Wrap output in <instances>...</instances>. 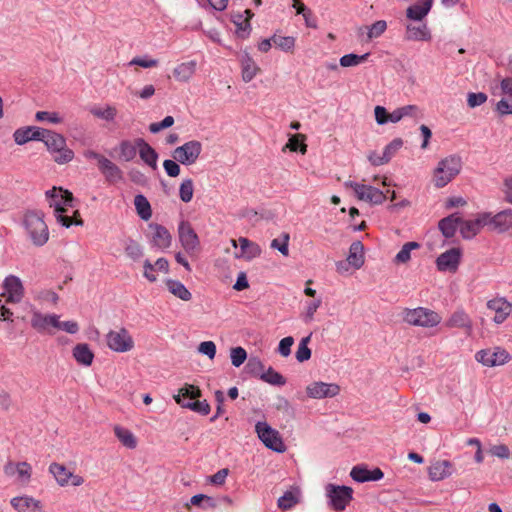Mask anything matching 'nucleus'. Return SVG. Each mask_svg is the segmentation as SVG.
I'll return each mask as SVG.
<instances>
[{"label":"nucleus","mask_w":512,"mask_h":512,"mask_svg":"<svg viewBox=\"0 0 512 512\" xmlns=\"http://www.w3.org/2000/svg\"><path fill=\"white\" fill-rule=\"evenodd\" d=\"M182 407L190 409V410L197 412L201 415H208L210 413V405L206 400L187 401L186 404H182Z\"/></svg>","instance_id":"52"},{"label":"nucleus","mask_w":512,"mask_h":512,"mask_svg":"<svg viewBox=\"0 0 512 512\" xmlns=\"http://www.w3.org/2000/svg\"><path fill=\"white\" fill-rule=\"evenodd\" d=\"M197 69V62L190 60L178 64L173 69V76L179 82H188L192 79Z\"/></svg>","instance_id":"29"},{"label":"nucleus","mask_w":512,"mask_h":512,"mask_svg":"<svg viewBox=\"0 0 512 512\" xmlns=\"http://www.w3.org/2000/svg\"><path fill=\"white\" fill-rule=\"evenodd\" d=\"M114 434L123 446L128 449H135L137 446V439L135 435L127 428L116 425L114 427Z\"/></svg>","instance_id":"38"},{"label":"nucleus","mask_w":512,"mask_h":512,"mask_svg":"<svg viewBox=\"0 0 512 512\" xmlns=\"http://www.w3.org/2000/svg\"><path fill=\"white\" fill-rule=\"evenodd\" d=\"M149 228L152 230V244L153 246L165 250L171 246L172 236L168 229L160 224H150Z\"/></svg>","instance_id":"24"},{"label":"nucleus","mask_w":512,"mask_h":512,"mask_svg":"<svg viewBox=\"0 0 512 512\" xmlns=\"http://www.w3.org/2000/svg\"><path fill=\"white\" fill-rule=\"evenodd\" d=\"M322 305L321 297L315 298L306 303L305 309L303 312V320L308 323L314 319V315L318 308Z\"/></svg>","instance_id":"51"},{"label":"nucleus","mask_w":512,"mask_h":512,"mask_svg":"<svg viewBox=\"0 0 512 512\" xmlns=\"http://www.w3.org/2000/svg\"><path fill=\"white\" fill-rule=\"evenodd\" d=\"M137 149H138V147H137L136 142L132 143L128 140H124L119 144L120 157L124 161L129 162L135 158V156L137 154Z\"/></svg>","instance_id":"45"},{"label":"nucleus","mask_w":512,"mask_h":512,"mask_svg":"<svg viewBox=\"0 0 512 512\" xmlns=\"http://www.w3.org/2000/svg\"><path fill=\"white\" fill-rule=\"evenodd\" d=\"M134 205H135L137 214L139 215V217L142 220L147 221L151 218V216H152L151 205L144 195H142V194L136 195L134 198Z\"/></svg>","instance_id":"41"},{"label":"nucleus","mask_w":512,"mask_h":512,"mask_svg":"<svg viewBox=\"0 0 512 512\" xmlns=\"http://www.w3.org/2000/svg\"><path fill=\"white\" fill-rule=\"evenodd\" d=\"M255 431L262 443L275 452H284L285 445L281 439L279 432L273 429L267 422H257Z\"/></svg>","instance_id":"8"},{"label":"nucleus","mask_w":512,"mask_h":512,"mask_svg":"<svg viewBox=\"0 0 512 512\" xmlns=\"http://www.w3.org/2000/svg\"><path fill=\"white\" fill-rule=\"evenodd\" d=\"M405 38L409 41H429L431 33L426 24H408L406 26Z\"/></svg>","instance_id":"31"},{"label":"nucleus","mask_w":512,"mask_h":512,"mask_svg":"<svg viewBox=\"0 0 512 512\" xmlns=\"http://www.w3.org/2000/svg\"><path fill=\"white\" fill-rule=\"evenodd\" d=\"M230 359L234 367H240L247 359V352L242 347H234L230 350Z\"/></svg>","instance_id":"57"},{"label":"nucleus","mask_w":512,"mask_h":512,"mask_svg":"<svg viewBox=\"0 0 512 512\" xmlns=\"http://www.w3.org/2000/svg\"><path fill=\"white\" fill-rule=\"evenodd\" d=\"M351 478L359 483L369 481V470L362 466H354L350 472Z\"/></svg>","instance_id":"61"},{"label":"nucleus","mask_w":512,"mask_h":512,"mask_svg":"<svg viewBox=\"0 0 512 512\" xmlns=\"http://www.w3.org/2000/svg\"><path fill=\"white\" fill-rule=\"evenodd\" d=\"M310 340L311 334L301 339L295 354L297 361L305 362L311 358V350L308 347Z\"/></svg>","instance_id":"48"},{"label":"nucleus","mask_w":512,"mask_h":512,"mask_svg":"<svg viewBox=\"0 0 512 512\" xmlns=\"http://www.w3.org/2000/svg\"><path fill=\"white\" fill-rule=\"evenodd\" d=\"M344 187L352 189L358 200L368 202L372 205L382 204L387 198L383 191L371 185L348 180L344 182Z\"/></svg>","instance_id":"7"},{"label":"nucleus","mask_w":512,"mask_h":512,"mask_svg":"<svg viewBox=\"0 0 512 512\" xmlns=\"http://www.w3.org/2000/svg\"><path fill=\"white\" fill-rule=\"evenodd\" d=\"M124 250L127 257L133 261H138L143 256V249L141 245L133 239H127L125 241Z\"/></svg>","instance_id":"44"},{"label":"nucleus","mask_w":512,"mask_h":512,"mask_svg":"<svg viewBox=\"0 0 512 512\" xmlns=\"http://www.w3.org/2000/svg\"><path fill=\"white\" fill-rule=\"evenodd\" d=\"M191 506H197L202 509H214L217 506L213 497L205 494H196L190 498V502L185 504V508L190 509Z\"/></svg>","instance_id":"40"},{"label":"nucleus","mask_w":512,"mask_h":512,"mask_svg":"<svg viewBox=\"0 0 512 512\" xmlns=\"http://www.w3.org/2000/svg\"><path fill=\"white\" fill-rule=\"evenodd\" d=\"M107 347L116 353H127L134 349L135 342L125 327H117L105 335Z\"/></svg>","instance_id":"6"},{"label":"nucleus","mask_w":512,"mask_h":512,"mask_svg":"<svg viewBox=\"0 0 512 512\" xmlns=\"http://www.w3.org/2000/svg\"><path fill=\"white\" fill-rule=\"evenodd\" d=\"M201 152V142L198 140H191L175 148L172 152V157L180 164L189 166L196 163Z\"/></svg>","instance_id":"9"},{"label":"nucleus","mask_w":512,"mask_h":512,"mask_svg":"<svg viewBox=\"0 0 512 512\" xmlns=\"http://www.w3.org/2000/svg\"><path fill=\"white\" fill-rule=\"evenodd\" d=\"M487 217L486 224L498 232H505L512 228V209L503 210L495 215L484 213Z\"/></svg>","instance_id":"18"},{"label":"nucleus","mask_w":512,"mask_h":512,"mask_svg":"<svg viewBox=\"0 0 512 512\" xmlns=\"http://www.w3.org/2000/svg\"><path fill=\"white\" fill-rule=\"evenodd\" d=\"M487 217L484 213L478 214L474 220H462L459 225L460 234L464 239L475 237L486 224Z\"/></svg>","instance_id":"21"},{"label":"nucleus","mask_w":512,"mask_h":512,"mask_svg":"<svg viewBox=\"0 0 512 512\" xmlns=\"http://www.w3.org/2000/svg\"><path fill=\"white\" fill-rule=\"evenodd\" d=\"M420 248V244L415 241L405 243L401 250L395 255L393 262L395 264H406L411 259L412 250Z\"/></svg>","instance_id":"42"},{"label":"nucleus","mask_w":512,"mask_h":512,"mask_svg":"<svg viewBox=\"0 0 512 512\" xmlns=\"http://www.w3.org/2000/svg\"><path fill=\"white\" fill-rule=\"evenodd\" d=\"M272 41L276 47L285 52L293 51L295 47V38L292 36L273 35Z\"/></svg>","instance_id":"49"},{"label":"nucleus","mask_w":512,"mask_h":512,"mask_svg":"<svg viewBox=\"0 0 512 512\" xmlns=\"http://www.w3.org/2000/svg\"><path fill=\"white\" fill-rule=\"evenodd\" d=\"M294 344V338L287 336L280 340L278 345V353L283 357H288L291 354V347Z\"/></svg>","instance_id":"64"},{"label":"nucleus","mask_w":512,"mask_h":512,"mask_svg":"<svg viewBox=\"0 0 512 512\" xmlns=\"http://www.w3.org/2000/svg\"><path fill=\"white\" fill-rule=\"evenodd\" d=\"M35 118L37 121H48L54 124L62 122V118L56 112L38 111Z\"/></svg>","instance_id":"63"},{"label":"nucleus","mask_w":512,"mask_h":512,"mask_svg":"<svg viewBox=\"0 0 512 512\" xmlns=\"http://www.w3.org/2000/svg\"><path fill=\"white\" fill-rule=\"evenodd\" d=\"M402 146L403 140L401 138H395L384 148L382 159H384V161H390Z\"/></svg>","instance_id":"53"},{"label":"nucleus","mask_w":512,"mask_h":512,"mask_svg":"<svg viewBox=\"0 0 512 512\" xmlns=\"http://www.w3.org/2000/svg\"><path fill=\"white\" fill-rule=\"evenodd\" d=\"M59 318V315L56 314L45 315L39 311H34L31 317V326L38 333L52 334L50 328H55Z\"/></svg>","instance_id":"19"},{"label":"nucleus","mask_w":512,"mask_h":512,"mask_svg":"<svg viewBox=\"0 0 512 512\" xmlns=\"http://www.w3.org/2000/svg\"><path fill=\"white\" fill-rule=\"evenodd\" d=\"M49 472L53 475L56 483L60 487L81 486L84 478L78 474H74L64 464L53 462L49 465Z\"/></svg>","instance_id":"12"},{"label":"nucleus","mask_w":512,"mask_h":512,"mask_svg":"<svg viewBox=\"0 0 512 512\" xmlns=\"http://www.w3.org/2000/svg\"><path fill=\"white\" fill-rule=\"evenodd\" d=\"M487 308L495 313L493 321L496 324L503 323L512 313V304L502 297L489 300Z\"/></svg>","instance_id":"20"},{"label":"nucleus","mask_w":512,"mask_h":512,"mask_svg":"<svg viewBox=\"0 0 512 512\" xmlns=\"http://www.w3.org/2000/svg\"><path fill=\"white\" fill-rule=\"evenodd\" d=\"M352 488L348 486H338L328 484L326 486V495L330 500L331 507L336 511H343L352 500Z\"/></svg>","instance_id":"11"},{"label":"nucleus","mask_w":512,"mask_h":512,"mask_svg":"<svg viewBox=\"0 0 512 512\" xmlns=\"http://www.w3.org/2000/svg\"><path fill=\"white\" fill-rule=\"evenodd\" d=\"M487 98V95L483 92H471L467 95V104L470 108H475L484 104L487 101Z\"/></svg>","instance_id":"62"},{"label":"nucleus","mask_w":512,"mask_h":512,"mask_svg":"<svg viewBox=\"0 0 512 512\" xmlns=\"http://www.w3.org/2000/svg\"><path fill=\"white\" fill-rule=\"evenodd\" d=\"M99 170L109 184H116L123 180V171L108 158L103 161Z\"/></svg>","instance_id":"28"},{"label":"nucleus","mask_w":512,"mask_h":512,"mask_svg":"<svg viewBox=\"0 0 512 512\" xmlns=\"http://www.w3.org/2000/svg\"><path fill=\"white\" fill-rule=\"evenodd\" d=\"M445 326L448 328L463 329L468 336H470L473 331L472 319L463 309H458L453 312L446 321Z\"/></svg>","instance_id":"22"},{"label":"nucleus","mask_w":512,"mask_h":512,"mask_svg":"<svg viewBox=\"0 0 512 512\" xmlns=\"http://www.w3.org/2000/svg\"><path fill=\"white\" fill-rule=\"evenodd\" d=\"M477 362L487 367L499 366L510 360L509 353L500 347L494 349H482L475 354Z\"/></svg>","instance_id":"13"},{"label":"nucleus","mask_w":512,"mask_h":512,"mask_svg":"<svg viewBox=\"0 0 512 512\" xmlns=\"http://www.w3.org/2000/svg\"><path fill=\"white\" fill-rule=\"evenodd\" d=\"M462 161L459 156L450 155L439 161L434 170L433 180L435 186L442 188L452 181L461 171Z\"/></svg>","instance_id":"4"},{"label":"nucleus","mask_w":512,"mask_h":512,"mask_svg":"<svg viewBox=\"0 0 512 512\" xmlns=\"http://www.w3.org/2000/svg\"><path fill=\"white\" fill-rule=\"evenodd\" d=\"M369 55V53H365L363 55H357L354 53L346 54L340 58L339 63L342 67H354L365 62Z\"/></svg>","instance_id":"47"},{"label":"nucleus","mask_w":512,"mask_h":512,"mask_svg":"<svg viewBox=\"0 0 512 512\" xmlns=\"http://www.w3.org/2000/svg\"><path fill=\"white\" fill-rule=\"evenodd\" d=\"M44 144L50 153L56 154L54 161L57 164H66L73 160L74 152L67 147L66 139L59 133L49 131Z\"/></svg>","instance_id":"5"},{"label":"nucleus","mask_w":512,"mask_h":512,"mask_svg":"<svg viewBox=\"0 0 512 512\" xmlns=\"http://www.w3.org/2000/svg\"><path fill=\"white\" fill-rule=\"evenodd\" d=\"M49 206L54 208V215L58 223L62 226L69 228L72 224L82 225L83 221L81 218L72 219V217L65 215L67 207L72 206L73 195L68 190L61 187H53L45 193Z\"/></svg>","instance_id":"1"},{"label":"nucleus","mask_w":512,"mask_h":512,"mask_svg":"<svg viewBox=\"0 0 512 512\" xmlns=\"http://www.w3.org/2000/svg\"><path fill=\"white\" fill-rule=\"evenodd\" d=\"M178 238L182 248L191 256L195 255L200 249V240L188 221H181L178 225Z\"/></svg>","instance_id":"10"},{"label":"nucleus","mask_w":512,"mask_h":512,"mask_svg":"<svg viewBox=\"0 0 512 512\" xmlns=\"http://www.w3.org/2000/svg\"><path fill=\"white\" fill-rule=\"evenodd\" d=\"M304 140L305 135L303 134L292 135L286 144V148L292 152L299 151L301 154H305L307 151V145L304 143Z\"/></svg>","instance_id":"46"},{"label":"nucleus","mask_w":512,"mask_h":512,"mask_svg":"<svg viewBox=\"0 0 512 512\" xmlns=\"http://www.w3.org/2000/svg\"><path fill=\"white\" fill-rule=\"evenodd\" d=\"M340 393V386L336 383L315 381L306 387V394L312 399L333 398Z\"/></svg>","instance_id":"16"},{"label":"nucleus","mask_w":512,"mask_h":512,"mask_svg":"<svg viewBox=\"0 0 512 512\" xmlns=\"http://www.w3.org/2000/svg\"><path fill=\"white\" fill-rule=\"evenodd\" d=\"M231 244L234 248H237L238 244L240 246V250L235 252V258H244L246 260H252L261 255L260 246L250 241L248 238L240 237L239 239H231Z\"/></svg>","instance_id":"17"},{"label":"nucleus","mask_w":512,"mask_h":512,"mask_svg":"<svg viewBox=\"0 0 512 512\" xmlns=\"http://www.w3.org/2000/svg\"><path fill=\"white\" fill-rule=\"evenodd\" d=\"M242 78L244 82H250L258 73L259 67L248 53L241 58Z\"/></svg>","instance_id":"37"},{"label":"nucleus","mask_w":512,"mask_h":512,"mask_svg":"<svg viewBox=\"0 0 512 512\" xmlns=\"http://www.w3.org/2000/svg\"><path fill=\"white\" fill-rule=\"evenodd\" d=\"M253 17L251 10L246 9L243 13L237 12L231 15L232 22L236 25V34L240 38H246L250 34V19Z\"/></svg>","instance_id":"25"},{"label":"nucleus","mask_w":512,"mask_h":512,"mask_svg":"<svg viewBox=\"0 0 512 512\" xmlns=\"http://www.w3.org/2000/svg\"><path fill=\"white\" fill-rule=\"evenodd\" d=\"M453 474V464L448 460H438L428 467L429 479L433 482L441 481Z\"/></svg>","instance_id":"23"},{"label":"nucleus","mask_w":512,"mask_h":512,"mask_svg":"<svg viewBox=\"0 0 512 512\" xmlns=\"http://www.w3.org/2000/svg\"><path fill=\"white\" fill-rule=\"evenodd\" d=\"M387 29V23L384 20H378L367 27V39L372 40L381 36Z\"/></svg>","instance_id":"54"},{"label":"nucleus","mask_w":512,"mask_h":512,"mask_svg":"<svg viewBox=\"0 0 512 512\" xmlns=\"http://www.w3.org/2000/svg\"><path fill=\"white\" fill-rule=\"evenodd\" d=\"M433 0H425L423 3H416L406 10L409 19L421 21L430 11Z\"/></svg>","instance_id":"34"},{"label":"nucleus","mask_w":512,"mask_h":512,"mask_svg":"<svg viewBox=\"0 0 512 512\" xmlns=\"http://www.w3.org/2000/svg\"><path fill=\"white\" fill-rule=\"evenodd\" d=\"M13 138L15 143L18 145H24L27 142L32 141L31 127L27 126L15 130Z\"/></svg>","instance_id":"58"},{"label":"nucleus","mask_w":512,"mask_h":512,"mask_svg":"<svg viewBox=\"0 0 512 512\" xmlns=\"http://www.w3.org/2000/svg\"><path fill=\"white\" fill-rule=\"evenodd\" d=\"M136 144L139 151V156L144 163H146L151 168L155 169L157 167L158 154L151 145H149L144 139L138 138L136 139Z\"/></svg>","instance_id":"27"},{"label":"nucleus","mask_w":512,"mask_h":512,"mask_svg":"<svg viewBox=\"0 0 512 512\" xmlns=\"http://www.w3.org/2000/svg\"><path fill=\"white\" fill-rule=\"evenodd\" d=\"M22 224L34 246L42 247L48 242L50 233L43 212L37 210L26 211L23 214Z\"/></svg>","instance_id":"2"},{"label":"nucleus","mask_w":512,"mask_h":512,"mask_svg":"<svg viewBox=\"0 0 512 512\" xmlns=\"http://www.w3.org/2000/svg\"><path fill=\"white\" fill-rule=\"evenodd\" d=\"M260 379L274 386H283L286 384L285 377L276 370H274L272 367H269L267 370H264L260 374Z\"/></svg>","instance_id":"43"},{"label":"nucleus","mask_w":512,"mask_h":512,"mask_svg":"<svg viewBox=\"0 0 512 512\" xmlns=\"http://www.w3.org/2000/svg\"><path fill=\"white\" fill-rule=\"evenodd\" d=\"M347 262L355 269H360L364 264V246L360 241H354L349 248Z\"/></svg>","instance_id":"33"},{"label":"nucleus","mask_w":512,"mask_h":512,"mask_svg":"<svg viewBox=\"0 0 512 512\" xmlns=\"http://www.w3.org/2000/svg\"><path fill=\"white\" fill-rule=\"evenodd\" d=\"M194 193V183L190 178L184 179L179 187V197L180 199L188 203L192 200Z\"/></svg>","instance_id":"50"},{"label":"nucleus","mask_w":512,"mask_h":512,"mask_svg":"<svg viewBox=\"0 0 512 512\" xmlns=\"http://www.w3.org/2000/svg\"><path fill=\"white\" fill-rule=\"evenodd\" d=\"M2 288L1 296L7 303H19L24 296L22 281L15 275H9L4 279Z\"/></svg>","instance_id":"14"},{"label":"nucleus","mask_w":512,"mask_h":512,"mask_svg":"<svg viewBox=\"0 0 512 512\" xmlns=\"http://www.w3.org/2000/svg\"><path fill=\"white\" fill-rule=\"evenodd\" d=\"M462 258V250L453 247L441 253L436 259V267L441 272L455 273L458 270Z\"/></svg>","instance_id":"15"},{"label":"nucleus","mask_w":512,"mask_h":512,"mask_svg":"<svg viewBox=\"0 0 512 512\" xmlns=\"http://www.w3.org/2000/svg\"><path fill=\"white\" fill-rule=\"evenodd\" d=\"M201 396V390L194 385L185 384L182 388L178 390V394L174 395V400L177 404L182 407V404H186L187 401L185 399L195 400Z\"/></svg>","instance_id":"35"},{"label":"nucleus","mask_w":512,"mask_h":512,"mask_svg":"<svg viewBox=\"0 0 512 512\" xmlns=\"http://www.w3.org/2000/svg\"><path fill=\"white\" fill-rule=\"evenodd\" d=\"M72 355L79 365L86 367L90 366L94 360V353L87 343L77 344L72 350Z\"/></svg>","instance_id":"30"},{"label":"nucleus","mask_w":512,"mask_h":512,"mask_svg":"<svg viewBox=\"0 0 512 512\" xmlns=\"http://www.w3.org/2000/svg\"><path fill=\"white\" fill-rule=\"evenodd\" d=\"M289 239L288 233L282 234V239H273L271 241V248L278 250L283 256L289 255Z\"/></svg>","instance_id":"56"},{"label":"nucleus","mask_w":512,"mask_h":512,"mask_svg":"<svg viewBox=\"0 0 512 512\" xmlns=\"http://www.w3.org/2000/svg\"><path fill=\"white\" fill-rule=\"evenodd\" d=\"M461 217L458 213H454L439 221L438 227L446 238H451L455 235L457 228H459Z\"/></svg>","instance_id":"32"},{"label":"nucleus","mask_w":512,"mask_h":512,"mask_svg":"<svg viewBox=\"0 0 512 512\" xmlns=\"http://www.w3.org/2000/svg\"><path fill=\"white\" fill-rule=\"evenodd\" d=\"M11 505L18 512H42L41 502L28 496L14 497Z\"/></svg>","instance_id":"26"},{"label":"nucleus","mask_w":512,"mask_h":512,"mask_svg":"<svg viewBox=\"0 0 512 512\" xmlns=\"http://www.w3.org/2000/svg\"><path fill=\"white\" fill-rule=\"evenodd\" d=\"M401 316L406 324L426 329L438 326L442 320L439 313L426 307L404 308Z\"/></svg>","instance_id":"3"},{"label":"nucleus","mask_w":512,"mask_h":512,"mask_svg":"<svg viewBox=\"0 0 512 512\" xmlns=\"http://www.w3.org/2000/svg\"><path fill=\"white\" fill-rule=\"evenodd\" d=\"M165 284L168 291L182 301H190L192 299L191 292L182 282L174 279H167Z\"/></svg>","instance_id":"36"},{"label":"nucleus","mask_w":512,"mask_h":512,"mask_svg":"<svg viewBox=\"0 0 512 512\" xmlns=\"http://www.w3.org/2000/svg\"><path fill=\"white\" fill-rule=\"evenodd\" d=\"M264 368L263 362L258 357H251L246 364L247 373L254 377L260 378Z\"/></svg>","instance_id":"55"},{"label":"nucleus","mask_w":512,"mask_h":512,"mask_svg":"<svg viewBox=\"0 0 512 512\" xmlns=\"http://www.w3.org/2000/svg\"><path fill=\"white\" fill-rule=\"evenodd\" d=\"M16 474L18 475V479L21 483H28L32 474L31 465L27 462H19Z\"/></svg>","instance_id":"59"},{"label":"nucleus","mask_w":512,"mask_h":512,"mask_svg":"<svg viewBox=\"0 0 512 512\" xmlns=\"http://www.w3.org/2000/svg\"><path fill=\"white\" fill-rule=\"evenodd\" d=\"M90 113L101 120L107 122H113L118 114L117 108L115 106L106 104L102 107H93L90 109Z\"/></svg>","instance_id":"39"},{"label":"nucleus","mask_w":512,"mask_h":512,"mask_svg":"<svg viewBox=\"0 0 512 512\" xmlns=\"http://www.w3.org/2000/svg\"><path fill=\"white\" fill-rule=\"evenodd\" d=\"M298 502L297 497L291 491H287L278 499V506L283 510L292 508Z\"/></svg>","instance_id":"60"}]
</instances>
